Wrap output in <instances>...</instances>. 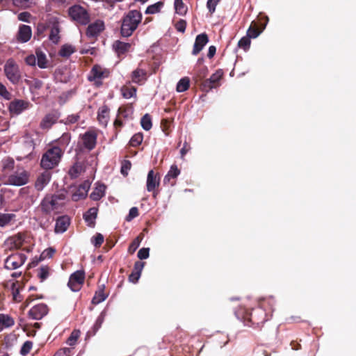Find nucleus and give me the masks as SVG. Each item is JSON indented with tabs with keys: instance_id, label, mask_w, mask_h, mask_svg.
<instances>
[{
	"instance_id": "nucleus-1",
	"label": "nucleus",
	"mask_w": 356,
	"mask_h": 356,
	"mask_svg": "<svg viewBox=\"0 0 356 356\" xmlns=\"http://www.w3.org/2000/svg\"><path fill=\"white\" fill-rule=\"evenodd\" d=\"M142 14L136 10H130L123 18L121 26V34L124 37L130 36L141 22Z\"/></svg>"
},
{
	"instance_id": "nucleus-2",
	"label": "nucleus",
	"mask_w": 356,
	"mask_h": 356,
	"mask_svg": "<svg viewBox=\"0 0 356 356\" xmlns=\"http://www.w3.org/2000/svg\"><path fill=\"white\" fill-rule=\"evenodd\" d=\"M266 302L261 303V306L252 309L251 312L247 313L244 318L248 319L252 324L257 325L268 321L272 316L273 309L270 308L268 312H266L264 309Z\"/></svg>"
},
{
	"instance_id": "nucleus-3",
	"label": "nucleus",
	"mask_w": 356,
	"mask_h": 356,
	"mask_svg": "<svg viewBox=\"0 0 356 356\" xmlns=\"http://www.w3.org/2000/svg\"><path fill=\"white\" fill-rule=\"evenodd\" d=\"M62 151L58 147L47 150L42 157L41 166L44 169H52L56 166L61 158Z\"/></svg>"
},
{
	"instance_id": "nucleus-4",
	"label": "nucleus",
	"mask_w": 356,
	"mask_h": 356,
	"mask_svg": "<svg viewBox=\"0 0 356 356\" xmlns=\"http://www.w3.org/2000/svg\"><path fill=\"white\" fill-rule=\"evenodd\" d=\"M69 15L74 21L81 25H86L90 22V15L87 10L79 5L70 7Z\"/></svg>"
},
{
	"instance_id": "nucleus-5",
	"label": "nucleus",
	"mask_w": 356,
	"mask_h": 356,
	"mask_svg": "<svg viewBox=\"0 0 356 356\" xmlns=\"http://www.w3.org/2000/svg\"><path fill=\"white\" fill-rule=\"evenodd\" d=\"M4 73L11 83L15 84L19 82L20 79L19 67L13 59H8L6 62Z\"/></svg>"
},
{
	"instance_id": "nucleus-6",
	"label": "nucleus",
	"mask_w": 356,
	"mask_h": 356,
	"mask_svg": "<svg viewBox=\"0 0 356 356\" xmlns=\"http://www.w3.org/2000/svg\"><path fill=\"white\" fill-rule=\"evenodd\" d=\"M26 260V256L23 253L10 254L5 259L4 268L8 270H14L22 266Z\"/></svg>"
},
{
	"instance_id": "nucleus-7",
	"label": "nucleus",
	"mask_w": 356,
	"mask_h": 356,
	"mask_svg": "<svg viewBox=\"0 0 356 356\" xmlns=\"http://www.w3.org/2000/svg\"><path fill=\"white\" fill-rule=\"evenodd\" d=\"M85 281V272L83 270L73 273L69 279L67 286L74 292L79 291L83 285Z\"/></svg>"
},
{
	"instance_id": "nucleus-8",
	"label": "nucleus",
	"mask_w": 356,
	"mask_h": 356,
	"mask_svg": "<svg viewBox=\"0 0 356 356\" xmlns=\"http://www.w3.org/2000/svg\"><path fill=\"white\" fill-rule=\"evenodd\" d=\"M29 181V174L23 169H19L8 177L7 183L13 186H22Z\"/></svg>"
},
{
	"instance_id": "nucleus-9",
	"label": "nucleus",
	"mask_w": 356,
	"mask_h": 356,
	"mask_svg": "<svg viewBox=\"0 0 356 356\" xmlns=\"http://www.w3.org/2000/svg\"><path fill=\"white\" fill-rule=\"evenodd\" d=\"M105 24L103 20L97 19L90 24L86 29V36L89 38H96L104 30Z\"/></svg>"
},
{
	"instance_id": "nucleus-10",
	"label": "nucleus",
	"mask_w": 356,
	"mask_h": 356,
	"mask_svg": "<svg viewBox=\"0 0 356 356\" xmlns=\"http://www.w3.org/2000/svg\"><path fill=\"white\" fill-rule=\"evenodd\" d=\"M29 107V103L28 102L15 99L10 103L8 109L12 115H18L24 111L28 109Z\"/></svg>"
},
{
	"instance_id": "nucleus-11",
	"label": "nucleus",
	"mask_w": 356,
	"mask_h": 356,
	"mask_svg": "<svg viewBox=\"0 0 356 356\" xmlns=\"http://www.w3.org/2000/svg\"><path fill=\"white\" fill-rule=\"evenodd\" d=\"M24 243V238L21 234L8 238L4 243L5 251L19 249Z\"/></svg>"
},
{
	"instance_id": "nucleus-12",
	"label": "nucleus",
	"mask_w": 356,
	"mask_h": 356,
	"mask_svg": "<svg viewBox=\"0 0 356 356\" xmlns=\"http://www.w3.org/2000/svg\"><path fill=\"white\" fill-rule=\"evenodd\" d=\"M222 72L217 70L213 73L209 79L205 80L202 83V88L205 91H209L212 88H216L219 86V81L222 76Z\"/></svg>"
},
{
	"instance_id": "nucleus-13",
	"label": "nucleus",
	"mask_w": 356,
	"mask_h": 356,
	"mask_svg": "<svg viewBox=\"0 0 356 356\" xmlns=\"http://www.w3.org/2000/svg\"><path fill=\"white\" fill-rule=\"evenodd\" d=\"M48 307L44 303H40L33 307L29 312L30 318L34 320H40L48 313Z\"/></svg>"
},
{
	"instance_id": "nucleus-14",
	"label": "nucleus",
	"mask_w": 356,
	"mask_h": 356,
	"mask_svg": "<svg viewBox=\"0 0 356 356\" xmlns=\"http://www.w3.org/2000/svg\"><path fill=\"white\" fill-rule=\"evenodd\" d=\"M90 187V182L85 181L77 188L72 191V200H78L79 199H85L88 195V190Z\"/></svg>"
},
{
	"instance_id": "nucleus-15",
	"label": "nucleus",
	"mask_w": 356,
	"mask_h": 356,
	"mask_svg": "<svg viewBox=\"0 0 356 356\" xmlns=\"http://www.w3.org/2000/svg\"><path fill=\"white\" fill-rule=\"evenodd\" d=\"M160 184V177L158 173L154 172L153 170L149 171L147 177V190L149 192H154L159 187Z\"/></svg>"
},
{
	"instance_id": "nucleus-16",
	"label": "nucleus",
	"mask_w": 356,
	"mask_h": 356,
	"mask_svg": "<svg viewBox=\"0 0 356 356\" xmlns=\"http://www.w3.org/2000/svg\"><path fill=\"white\" fill-rule=\"evenodd\" d=\"M209 38L206 33H202L197 35L194 43L192 54L193 55L198 54L204 47L208 43Z\"/></svg>"
},
{
	"instance_id": "nucleus-17",
	"label": "nucleus",
	"mask_w": 356,
	"mask_h": 356,
	"mask_svg": "<svg viewBox=\"0 0 356 356\" xmlns=\"http://www.w3.org/2000/svg\"><path fill=\"white\" fill-rule=\"evenodd\" d=\"M82 140L86 148L92 149L96 145L97 134L94 131H87L83 135Z\"/></svg>"
},
{
	"instance_id": "nucleus-18",
	"label": "nucleus",
	"mask_w": 356,
	"mask_h": 356,
	"mask_svg": "<svg viewBox=\"0 0 356 356\" xmlns=\"http://www.w3.org/2000/svg\"><path fill=\"white\" fill-rule=\"evenodd\" d=\"M180 170L178 168L177 165H172L169 171L163 178V184L173 186L175 184V181L172 180L175 179L180 175Z\"/></svg>"
},
{
	"instance_id": "nucleus-19",
	"label": "nucleus",
	"mask_w": 356,
	"mask_h": 356,
	"mask_svg": "<svg viewBox=\"0 0 356 356\" xmlns=\"http://www.w3.org/2000/svg\"><path fill=\"white\" fill-rule=\"evenodd\" d=\"M70 224V219L67 216H60L56 219L55 225V232H65Z\"/></svg>"
},
{
	"instance_id": "nucleus-20",
	"label": "nucleus",
	"mask_w": 356,
	"mask_h": 356,
	"mask_svg": "<svg viewBox=\"0 0 356 356\" xmlns=\"http://www.w3.org/2000/svg\"><path fill=\"white\" fill-rule=\"evenodd\" d=\"M97 212L98 209L97 207H92L83 213V219L88 226L90 227H94L95 226V220L97 217Z\"/></svg>"
},
{
	"instance_id": "nucleus-21",
	"label": "nucleus",
	"mask_w": 356,
	"mask_h": 356,
	"mask_svg": "<svg viewBox=\"0 0 356 356\" xmlns=\"http://www.w3.org/2000/svg\"><path fill=\"white\" fill-rule=\"evenodd\" d=\"M32 35V31L29 26L22 25L19 26L17 40L21 42H28Z\"/></svg>"
},
{
	"instance_id": "nucleus-22",
	"label": "nucleus",
	"mask_w": 356,
	"mask_h": 356,
	"mask_svg": "<svg viewBox=\"0 0 356 356\" xmlns=\"http://www.w3.org/2000/svg\"><path fill=\"white\" fill-rule=\"evenodd\" d=\"M58 209V202H41L37 208V211H41L43 214H49L52 211Z\"/></svg>"
},
{
	"instance_id": "nucleus-23",
	"label": "nucleus",
	"mask_w": 356,
	"mask_h": 356,
	"mask_svg": "<svg viewBox=\"0 0 356 356\" xmlns=\"http://www.w3.org/2000/svg\"><path fill=\"white\" fill-rule=\"evenodd\" d=\"M97 119L103 127L107 125L109 120V109L106 106H102L99 108Z\"/></svg>"
},
{
	"instance_id": "nucleus-24",
	"label": "nucleus",
	"mask_w": 356,
	"mask_h": 356,
	"mask_svg": "<svg viewBox=\"0 0 356 356\" xmlns=\"http://www.w3.org/2000/svg\"><path fill=\"white\" fill-rule=\"evenodd\" d=\"M147 79V72L145 70L137 68L131 74V80L135 83L142 84Z\"/></svg>"
},
{
	"instance_id": "nucleus-25",
	"label": "nucleus",
	"mask_w": 356,
	"mask_h": 356,
	"mask_svg": "<svg viewBox=\"0 0 356 356\" xmlns=\"http://www.w3.org/2000/svg\"><path fill=\"white\" fill-rule=\"evenodd\" d=\"M51 174L49 172L42 173L36 180L35 187L38 191H41L49 182Z\"/></svg>"
},
{
	"instance_id": "nucleus-26",
	"label": "nucleus",
	"mask_w": 356,
	"mask_h": 356,
	"mask_svg": "<svg viewBox=\"0 0 356 356\" xmlns=\"http://www.w3.org/2000/svg\"><path fill=\"white\" fill-rule=\"evenodd\" d=\"M14 319L8 315L0 314V332L14 325Z\"/></svg>"
},
{
	"instance_id": "nucleus-27",
	"label": "nucleus",
	"mask_w": 356,
	"mask_h": 356,
	"mask_svg": "<svg viewBox=\"0 0 356 356\" xmlns=\"http://www.w3.org/2000/svg\"><path fill=\"white\" fill-rule=\"evenodd\" d=\"M105 285L102 284L99 286L98 291H96L95 296L92 298V302L93 304H98L103 302L108 297V294L104 293Z\"/></svg>"
},
{
	"instance_id": "nucleus-28",
	"label": "nucleus",
	"mask_w": 356,
	"mask_h": 356,
	"mask_svg": "<svg viewBox=\"0 0 356 356\" xmlns=\"http://www.w3.org/2000/svg\"><path fill=\"white\" fill-rule=\"evenodd\" d=\"M37 65L41 69H45L48 67L47 59L45 54L41 50L37 49L35 51Z\"/></svg>"
},
{
	"instance_id": "nucleus-29",
	"label": "nucleus",
	"mask_w": 356,
	"mask_h": 356,
	"mask_svg": "<svg viewBox=\"0 0 356 356\" xmlns=\"http://www.w3.org/2000/svg\"><path fill=\"white\" fill-rule=\"evenodd\" d=\"M105 189L106 187L104 184H99L97 186L90 195L92 200H99L102 198L105 193Z\"/></svg>"
},
{
	"instance_id": "nucleus-30",
	"label": "nucleus",
	"mask_w": 356,
	"mask_h": 356,
	"mask_svg": "<svg viewBox=\"0 0 356 356\" xmlns=\"http://www.w3.org/2000/svg\"><path fill=\"white\" fill-rule=\"evenodd\" d=\"M58 118L56 115L54 114H48L47 115L42 121L41 122V127L44 129L49 128L52 124H54Z\"/></svg>"
},
{
	"instance_id": "nucleus-31",
	"label": "nucleus",
	"mask_w": 356,
	"mask_h": 356,
	"mask_svg": "<svg viewBox=\"0 0 356 356\" xmlns=\"http://www.w3.org/2000/svg\"><path fill=\"white\" fill-rule=\"evenodd\" d=\"M113 47L118 54H121L129 51L131 47V44L121 41H116L113 44Z\"/></svg>"
},
{
	"instance_id": "nucleus-32",
	"label": "nucleus",
	"mask_w": 356,
	"mask_h": 356,
	"mask_svg": "<svg viewBox=\"0 0 356 356\" xmlns=\"http://www.w3.org/2000/svg\"><path fill=\"white\" fill-rule=\"evenodd\" d=\"M121 92L124 98L129 99L136 96V89L130 85L124 86L121 88Z\"/></svg>"
},
{
	"instance_id": "nucleus-33",
	"label": "nucleus",
	"mask_w": 356,
	"mask_h": 356,
	"mask_svg": "<svg viewBox=\"0 0 356 356\" xmlns=\"http://www.w3.org/2000/svg\"><path fill=\"white\" fill-rule=\"evenodd\" d=\"M19 282H13L11 284V291H12V295H13V299L14 301L19 302L22 300L23 298L19 293L20 289L19 287H17V285H18Z\"/></svg>"
},
{
	"instance_id": "nucleus-34",
	"label": "nucleus",
	"mask_w": 356,
	"mask_h": 356,
	"mask_svg": "<svg viewBox=\"0 0 356 356\" xmlns=\"http://www.w3.org/2000/svg\"><path fill=\"white\" fill-rule=\"evenodd\" d=\"M14 164V160L10 158H7L2 161V170L4 175L8 174L13 169Z\"/></svg>"
},
{
	"instance_id": "nucleus-35",
	"label": "nucleus",
	"mask_w": 356,
	"mask_h": 356,
	"mask_svg": "<svg viewBox=\"0 0 356 356\" xmlns=\"http://www.w3.org/2000/svg\"><path fill=\"white\" fill-rule=\"evenodd\" d=\"M13 3L20 9H26L34 5L35 2L33 0H13Z\"/></svg>"
},
{
	"instance_id": "nucleus-36",
	"label": "nucleus",
	"mask_w": 356,
	"mask_h": 356,
	"mask_svg": "<svg viewBox=\"0 0 356 356\" xmlns=\"http://www.w3.org/2000/svg\"><path fill=\"white\" fill-rule=\"evenodd\" d=\"M81 332L79 330H74L70 337L67 338L66 341V343L70 346H74L79 338L80 337Z\"/></svg>"
},
{
	"instance_id": "nucleus-37",
	"label": "nucleus",
	"mask_w": 356,
	"mask_h": 356,
	"mask_svg": "<svg viewBox=\"0 0 356 356\" xmlns=\"http://www.w3.org/2000/svg\"><path fill=\"white\" fill-rule=\"evenodd\" d=\"M174 6L176 13L179 15H184L187 13V7L182 0H175Z\"/></svg>"
},
{
	"instance_id": "nucleus-38",
	"label": "nucleus",
	"mask_w": 356,
	"mask_h": 356,
	"mask_svg": "<svg viewBox=\"0 0 356 356\" xmlns=\"http://www.w3.org/2000/svg\"><path fill=\"white\" fill-rule=\"evenodd\" d=\"M75 51V48L71 44H64L60 49L59 55L63 57H69Z\"/></svg>"
},
{
	"instance_id": "nucleus-39",
	"label": "nucleus",
	"mask_w": 356,
	"mask_h": 356,
	"mask_svg": "<svg viewBox=\"0 0 356 356\" xmlns=\"http://www.w3.org/2000/svg\"><path fill=\"white\" fill-rule=\"evenodd\" d=\"M190 81L188 78L184 77L181 79L177 84V91L182 92L188 90L189 88Z\"/></svg>"
},
{
	"instance_id": "nucleus-40",
	"label": "nucleus",
	"mask_w": 356,
	"mask_h": 356,
	"mask_svg": "<svg viewBox=\"0 0 356 356\" xmlns=\"http://www.w3.org/2000/svg\"><path fill=\"white\" fill-rule=\"evenodd\" d=\"M104 72L99 66H94L91 71L90 80L100 79L104 76Z\"/></svg>"
},
{
	"instance_id": "nucleus-41",
	"label": "nucleus",
	"mask_w": 356,
	"mask_h": 356,
	"mask_svg": "<svg viewBox=\"0 0 356 356\" xmlns=\"http://www.w3.org/2000/svg\"><path fill=\"white\" fill-rule=\"evenodd\" d=\"M163 6L162 1H158L152 5L149 6L145 11L147 14H155L159 13Z\"/></svg>"
},
{
	"instance_id": "nucleus-42",
	"label": "nucleus",
	"mask_w": 356,
	"mask_h": 356,
	"mask_svg": "<svg viewBox=\"0 0 356 356\" xmlns=\"http://www.w3.org/2000/svg\"><path fill=\"white\" fill-rule=\"evenodd\" d=\"M49 40L54 43H57L59 40V29L57 24H54L49 34Z\"/></svg>"
},
{
	"instance_id": "nucleus-43",
	"label": "nucleus",
	"mask_w": 356,
	"mask_h": 356,
	"mask_svg": "<svg viewBox=\"0 0 356 356\" xmlns=\"http://www.w3.org/2000/svg\"><path fill=\"white\" fill-rule=\"evenodd\" d=\"M140 123H141L142 127L146 131H149L152 127V120H151L149 115H148V114H145L141 118Z\"/></svg>"
},
{
	"instance_id": "nucleus-44",
	"label": "nucleus",
	"mask_w": 356,
	"mask_h": 356,
	"mask_svg": "<svg viewBox=\"0 0 356 356\" xmlns=\"http://www.w3.org/2000/svg\"><path fill=\"white\" fill-rule=\"evenodd\" d=\"M32 347H33V342L32 341H25L23 343L22 346V348L20 349V351H19L20 354L22 356L27 355L30 353L31 350L32 349Z\"/></svg>"
},
{
	"instance_id": "nucleus-45",
	"label": "nucleus",
	"mask_w": 356,
	"mask_h": 356,
	"mask_svg": "<svg viewBox=\"0 0 356 356\" xmlns=\"http://www.w3.org/2000/svg\"><path fill=\"white\" fill-rule=\"evenodd\" d=\"M14 215L10 213H0V226L4 227L13 219Z\"/></svg>"
},
{
	"instance_id": "nucleus-46",
	"label": "nucleus",
	"mask_w": 356,
	"mask_h": 356,
	"mask_svg": "<svg viewBox=\"0 0 356 356\" xmlns=\"http://www.w3.org/2000/svg\"><path fill=\"white\" fill-rule=\"evenodd\" d=\"M141 242V238L140 236H137L129 245L128 248V252L130 254H134L135 251L138 249Z\"/></svg>"
},
{
	"instance_id": "nucleus-47",
	"label": "nucleus",
	"mask_w": 356,
	"mask_h": 356,
	"mask_svg": "<svg viewBox=\"0 0 356 356\" xmlns=\"http://www.w3.org/2000/svg\"><path fill=\"white\" fill-rule=\"evenodd\" d=\"M104 240V236L100 233H97L91 238V242L95 248H99L103 243Z\"/></svg>"
},
{
	"instance_id": "nucleus-48",
	"label": "nucleus",
	"mask_w": 356,
	"mask_h": 356,
	"mask_svg": "<svg viewBox=\"0 0 356 356\" xmlns=\"http://www.w3.org/2000/svg\"><path fill=\"white\" fill-rule=\"evenodd\" d=\"M143 140V136L142 134H134L130 140V144L133 147H136L139 145Z\"/></svg>"
},
{
	"instance_id": "nucleus-49",
	"label": "nucleus",
	"mask_w": 356,
	"mask_h": 356,
	"mask_svg": "<svg viewBox=\"0 0 356 356\" xmlns=\"http://www.w3.org/2000/svg\"><path fill=\"white\" fill-rule=\"evenodd\" d=\"M56 252L54 248H48L45 249L40 254V260H43L47 258H51Z\"/></svg>"
},
{
	"instance_id": "nucleus-50",
	"label": "nucleus",
	"mask_w": 356,
	"mask_h": 356,
	"mask_svg": "<svg viewBox=\"0 0 356 356\" xmlns=\"http://www.w3.org/2000/svg\"><path fill=\"white\" fill-rule=\"evenodd\" d=\"M250 39L249 37L244 36L238 42V46L240 48H243V49L246 50L250 47Z\"/></svg>"
},
{
	"instance_id": "nucleus-51",
	"label": "nucleus",
	"mask_w": 356,
	"mask_h": 356,
	"mask_svg": "<svg viewBox=\"0 0 356 356\" xmlns=\"http://www.w3.org/2000/svg\"><path fill=\"white\" fill-rule=\"evenodd\" d=\"M49 276V268L47 266H42L39 269L38 277L42 282Z\"/></svg>"
},
{
	"instance_id": "nucleus-52",
	"label": "nucleus",
	"mask_w": 356,
	"mask_h": 356,
	"mask_svg": "<svg viewBox=\"0 0 356 356\" xmlns=\"http://www.w3.org/2000/svg\"><path fill=\"white\" fill-rule=\"evenodd\" d=\"M72 348H62L58 349L54 356H71Z\"/></svg>"
},
{
	"instance_id": "nucleus-53",
	"label": "nucleus",
	"mask_w": 356,
	"mask_h": 356,
	"mask_svg": "<svg viewBox=\"0 0 356 356\" xmlns=\"http://www.w3.org/2000/svg\"><path fill=\"white\" fill-rule=\"evenodd\" d=\"M149 248H143L138 252V257L140 259H145L149 257Z\"/></svg>"
},
{
	"instance_id": "nucleus-54",
	"label": "nucleus",
	"mask_w": 356,
	"mask_h": 356,
	"mask_svg": "<svg viewBox=\"0 0 356 356\" xmlns=\"http://www.w3.org/2000/svg\"><path fill=\"white\" fill-rule=\"evenodd\" d=\"M220 0H208L207 7L209 12L212 14L216 10V7L218 4Z\"/></svg>"
},
{
	"instance_id": "nucleus-55",
	"label": "nucleus",
	"mask_w": 356,
	"mask_h": 356,
	"mask_svg": "<svg viewBox=\"0 0 356 356\" xmlns=\"http://www.w3.org/2000/svg\"><path fill=\"white\" fill-rule=\"evenodd\" d=\"M0 95L6 99H10L11 97V94L1 83H0Z\"/></svg>"
},
{
	"instance_id": "nucleus-56",
	"label": "nucleus",
	"mask_w": 356,
	"mask_h": 356,
	"mask_svg": "<svg viewBox=\"0 0 356 356\" xmlns=\"http://www.w3.org/2000/svg\"><path fill=\"white\" fill-rule=\"evenodd\" d=\"M138 216V210L136 207H132L129 210V213L128 216L126 217V220L127 221H131L134 218L137 217Z\"/></svg>"
},
{
	"instance_id": "nucleus-57",
	"label": "nucleus",
	"mask_w": 356,
	"mask_h": 356,
	"mask_svg": "<svg viewBox=\"0 0 356 356\" xmlns=\"http://www.w3.org/2000/svg\"><path fill=\"white\" fill-rule=\"evenodd\" d=\"M186 21L181 19L179 22H177L175 24L176 29L181 33H184L186 30Z\"/></svg>"
},
{
	"instance_id": "nucleus-58",
	"label": "nucleus",
	"mask_w": 356,
	"mask_h": 356,
	"mask_svg": "<svg viewBox=\"0 0 356 356\" xmlns=\"http://www.w3.org/2000/svg\"><path fill=\"white\" fill-rule=\"evenodd\" d=\"M25 62L27 65H29L30 66H35V64L37 63L36 54L35 55L31 54V55L28 56L25 59Z\"/></svg>"
},
{
	"instance_id": "nucleus-59",
	"label": "nucleus",
	"mask_w": 356,
	"mask_h": 356,
	"mask_svg": "<svg viewBox=\"0 0 356 356\" xmlns=\"http://www.w3.org/2000/svg\"><path fill=\"white\" fill-rule=\"evenodd\" d=\"M81 170V165L75 163L70 170V174L72 177H76Z\"/></svg>"
},
{
	"instance_id": "nucleus-60",
	"label": "nucleus",
	"mask_w": 356,
	"mask_h": 356,
	"mask_svg": "<svg viewBox=\"0 0 356 356\" xmlns=\"http://www.w3.org/2000/svg\"><path fill=\"white\" fill-rule=\"evenodd\" d=\"M144 266L145 262L138 261L134 264L133 271L138 273L140 275H141V272Z\"/></svg>"
},
{
	"instance_id": "nucleus-61",
	"label": "nucleus",
	"mask_w": 356,
	"mask_h": 356,
	"mask_svg": "<svg viewBox=\"0 0 356 356\" xmlns=\"http://www.w3.org/2000/svg\"><path fill=\"white\" fill-rule=\"evenodd\" d=\"M31 14L28 12H22L18 15V19L22 22H29Z\"/></svg>"
},
{
	"instance_id": "nucleus-62",
	"label": "nucleus",
	"mask_w": 356,
	"mask_h": 356,
	"mask_svg": "<svg viewBox=\"0 0 356 356\" xmlns=\"http://www.w3.org/2000/svg\"><path fill=\"white\" fill-rule=\"evenodd\" d=\"M259 33H260V32L258 31L257 29L250 26L248 30L247 37H249V38H255L259 35Z\"/></svg>"
},
{
	"instance_id": "nucleus-63",
	"label": "nucleus",
	"mask_w": 356,
	"mask_h": 356,
	"mask_svg": "<svg viewBox=\"0 0 356 356\" xmlns=\"http://www.w3.org/2000/svg\"><path fill=\"white\" fill-rule=\"evenodd\" d=\"M131 168V163L129 161H125L122 165L121 168V172L124 175H127L128 173V170Z\"/></svg>"
},
{
	"instance_id": "nucleus-64",
	"label": "nucleus",
	"mask_w": 356,
	"mask_h": 356,
	"mask_svg": "<svg viewBox=\"0 0 356 356\" xmlns=\"http://www.w3.org/2000/svg\"><path fill=\"white\" fill-rule=\"evenodd\" d=\"M140 277V275L138 273L132 271V273L129 276V281L135 284L138 281Z\"/></svg>"
}]
</instances>
